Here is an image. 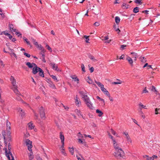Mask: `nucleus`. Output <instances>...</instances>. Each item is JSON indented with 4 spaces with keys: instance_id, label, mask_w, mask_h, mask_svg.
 <instances>
[{
    "instance_id": "60",
    "label": "nucleus",
    "mask_w": 160,
    "mask_h": 160,
    "mask_svg": "<svg viewBox=\"0 0 160 160\" xmlns=\"http://www.w3.org/2000/svg\"><path fill=\"white\" fill-rule=\"evenodd\" d=\"M126 47V45H122L121 46L120 48L122 50H123L125 49V48Z\"/></svg>"
},
{
    "instance_id": "33",
    "label": "nucleus",
    "mask_w": 160,
    "mask_h": 160,
    "mask_svg": "<svg viewBox=\"0 0 160 160\" xmlns=\"http://www.w3.org/2000/svg\"><path fill=\"white\" fill-rule=\"evenodd\" d=\"M22 97L24 99L27 100H30V96L28 93L27 94L26 97L22 95Z\"/></svg>"
},
{
    "instance_id": "8",
    "label": "nucleus",
    "mask_w": 160,
    "mask_h": 160,
    "mask_svg": "<svg viewBox=\"0 0 160 160\" xmlns=\"http://www.w3.org/2000/svg\"><path fill=\"white\" fill-rule=\"evenodd\" d=\"M18 112L19 113L20 116L22 118H23L25 116V113L24 111L21 108H18L17 109Z\"/></svg>"
},
{
    "instance_id": "64",
    "label": "nucleus",
    "mask_w": 160,
    "mask_h": 160,
    "mask_svg": "<svg viewBox=\"0 0 160 160\" xmlns=\"http://www.w3.org/2000/svg\"><path fill=\"white\" fill-rule=\"evenodd\" d=\"M94 25L96 26H98L100 25V23L99 22H96L94 23Z\"/></svg>"
},
{
    "instance_id": "10",
    "label": "nucleus",
    "mask_w": 160,
    "mask_h": 160,
    "mask_svg": "<svg viewBox=\"0 0 160 160\" xmlns=\"http://www.w3.org/2000/svg\"><path fill=\"white\" fill-rule=\"evenodd\" d=\"M85 80L89 84H92L95 86H96V85L93 83V82L92 79H91L90 77L89 76L85 78Z\"/></svg>"
},
{
    "instance_id": "53",
    "label": "nucleus",
    "mask_w": 160,
    "mask_h": 160,
    "mask_svg": "<svg viewBox=\"0 0 160 160\" xmlns=\"http://www.w3.org/2000/svg\"><path fill=\"white\" fill-rule=\"evenodd\" d=\"M114 29L117 31H118V33H119L120 32V30L118 28H117L116 25H115L114 26Z\"/></svg>"
},
{
    "instance_id": "44",
    "label": "nucleus",
    "mask_w": 160,
    "mask_h": 160,
    "mask_svg": "<svg viewBox=\"0 0 160 160\" xmlns=\"http://www.w3.org/2000/svg\"><path fill=\"white\" fill-rule=\"evenodd\" d=\"M139 8L138 7H136L134 8L133 9V12L134 13H137L139 12Z\"/></svg>"
},
{
    "instance_id": "38",
    "label": "nucleus",
    "mask_w": 160,
    "mask_h": 160,
    "mask_svg": "<svg viewBox=\"0 0 160 160\" xmlns=\"http://www.w3.org/2000/svg\"><path fill=\"white\" fill-rule=\"evenodd\" d=\"M68 149H69V151L71 153L72 155H73V154L74 152L73 147H72V148H71L70 147L68 148Z\"/></svg>"
},
{
    "instance_id": "6",
    "label": "nucleus",
    "mask_w": 160,
    "mask_h": 160,
    "mask_svg": "<svg viewBox=\"0 0 160 160\" xmlns=\"http://www.w3.org/2000/svg\"><path fill=\"white\" fill-rule=\"evenodd\" d=\"M26 145L28 147V150L29 151H32V142L29 139L26 140Z\"/></svg>"
},
{
    "instance_id": "23",
    "label": "nucleus",
    "mask_w": 160,
    "mask_h": 160,
    "mask_svg": "<svg viewBox=\"0 0 160 160\" xmlns=\"http://www.w3.org/2000/svg\"><path fill=\"white\" fill-rule=\"evenodd\" d=\"M75 112L79 117L83 118V116L81 112L78 109H76L75 111Z\"/></svg>"
},
{
    "instance_id": "20",
    "label": "nucleus",
    "mask_w": 160,
    "mask_h": 160,
    "mask_svg": "<svg viewBox=\"0 0 160 160\" xmlns=\"http://www.w3.org/2000/svg\"><path fill=\"white\" fill-rule=\"evenodd\" d=\"M32 41L33 43L38 48L40 47V46H42L40 44H39L38 42H36L35 40L34 39H32Z\"/></svg>"
},
{
    "instance_id": "22",
    "label": "nucleus",
    "mask_w": 160,
    "mask_h": 160,
    "mask_svg": "<svg viewBox=\"0 0 160 160\" xmlns=\"http://www.w3.org/2000/svg\"><path fill=\"white\" fill-rule=\"evenodd\" d=\"M18 88V86H16V87H13V90L14 92L17 95H20V93L18 91V90L17 89Z\"/></svg>"
},
{
    "instance_id": "52",
    "label": "nucleus",
    "mask_w": 160,
    "mask_h": 160,
    "mask_svg": "<svg viewBox=\"0 0 160 160\" xmlns=\"http://www.w3.org/2000/svg\"><path fill=\"white\" fill-rule=\"evenodd\" d=\"M9 27L10 28V30L11 31H13L15 29L13 28V27L12 25H9Z\"/></svg>"
},
{
    "instance_id": "18",
    "label": "nucleus",
    "mask_w": 160,
    "mask_h": 160,
    "mask_svg": "<svg viewBox=\"0 0 160 160\" xmlns=\"http://www.w3.org/2000/svg\"><path fill=\"white\" fill-rule=\"evenodd\" d=\"M59 137L61 140V142L62 144H64V135L62 133V132H61L60 133Z\"/></svg>"
},
{
    "instance_id": "43",
    "label": "nucleus",
    "mask_w": 160,
    "mask_h": 160,
    "mask_svg": "<svg viewBox=\"0 0 160 160\" xmlns=\"http://www.w3.org/2000/svg\"><path fill=\"white\" fill-rule=\"evenodd\" d=\"M117 80L118 82H112V84H121L122 83V82L119 79H117Z\"/></svg>"
},
{
    "instance_id": "9",
    "label": "nucleus",
    "mask_w": 160,
    "mask_h": 160,
    "mask_svg": "<svg viewBox=\"0 0 160 160\" xmlns=\"http://www.w3.org/2000/svg\"><path fill=\"white\" fill-rule=\"evenodd\" d=\"M11 129L10 123L8 120L6 121V130L7 131L8 134L10 135L11 133L10 130Z\"/></svg>"
},
{
    "instance_id": "31",
    "label": "nucleus",
    "mask_w": 160,
    "mask_h": 160,
    "mask_svg": "<svg viewBox=\"0 0 160 160\" xmlns=\"http://www.w3.org/2000/svg\"><path fill=\"white\" fill-rule=\"evenodd\" d=\"M39 50L41 51V52L40 53L42 55L43 54L46 52V50L44 48L41 46H40V47L38 48Z\"/></svg>"
},
{
    "instance_id": "25",
    "label": "nucleus",
    "mask_w": 160,
    "mask_h": 160,
    "mask_svg": "<svg viewBox=\"0 0 160 160\" xmlns=\"http://www.w3.org/2000/svg\"><path fill=\"white\" fill-rule=\"evenodd\" d=\"M131 54L132 55V57L134 58V61H136V58L138 57V54L137 53L134 52H132Z\"/></svg>"
},
{
    "instance_id": "45",
    "label": "nucleus",
    "mask_w": 160,
    "mask_h": 160,
    "mask_svg": "<svg viewBox=\"0 0 160 160\" xmlns=\"http://www.w3.org/2000/svg\"><path fill=\"white\" fill-rule=\"evenodd\" d=\"M45 56L44 54H42V57H41V59H42V61L44 62H46V61L45 60Z\"/></svg>"
},
{
    "instance_id": "51",
    "label": "nucleus",
    "mask_w": 160,
    "mask_h": 160,
    "mask_svg": "<svg viewBox=\"0 0 160 160\" xmlns=\"http://www.w3.org/2000/svg\"><path fill=\"white\" fill-rule=\"evenodd\" d=\"M78 142L79 143H81V144H83L84 142V140H83L81 138H78Z\"/></svg>"
},
{
    "instance_id": "16",
    "label": "nucleus",
    "mask_w": 160,
    "mask_h": 160,
    "mask_svg": "<svg viewBox=\"0 0 160 160\" xmlns=\"http://www.w3.org/2000/svg\"><path fill=\"white\" fill-rule=\"evenodd\" d=\"M126 60L128 61L129 63L131 66H133V61L132 59L130 57L128 56Z\"/></svg>"
},
{
    "instance_id": "32",
    "label": "nucleus",
    "mask_w": 160,
    "mask_h": 160,
    "mask_svg": "<svg viewBox=\"0 0 160 160\" xmlns=\"http://www.w3.org/2000/svg\"><path fill=\"white\" fill-rule=\"evenodd\" d=\"M39 75L40 76L44 77V73L43 71L42 70L41 68H39Z\"/></svg>"
},
{
    "instance_id": "39",
    "label": "nucleus",
    "mask_w": 160,
    "mask_h": 160,
    "mask_svg": "<svg viewBox=\"0 0 160 160\" xmlns=\"http://www.w3.org/2000/svg\"><path fill=\"white\" fill-rule=\"evenodd\" d=\"M11 52H9V54L11 55V56L12 57H14L16 58H17V56L16 55V54L12 51V50H11Z\"/></svg>"
},
{
    "instance_id": "28",
    "label": "nucleus",
    "mask_w": 160,
    "mask_h": 160,
    "mask_svg": "<svg viewBox=\"0 0 160 160\" xmlns=\"http://www.w3.org/2000/svg\"><path fill=\"white\" fill-rule=\"evenodd\" d=\"M64 144H62V145L61 146V147H60V149L62 153L64 155H65L66 153H65V151H64Z\"/></svg>"
},
{
    "instance_id": "58",
    "label": "nucleus",
    "mask_w": 160,
    "mask_h": 160,
    "mask_svg": "<svg viewBox=\"0 0 160 160\" xmlns=\"http://www.w3.org/2000/svg\"><path fill=\"white\" fill-rule=\"evenodd\" d=\"M2 136L3 137L4 139H5V136H6V132L4 130H3L2 131Z\"/></svg>"
},
{
    "instance_id": "19",
    "label": "nucleus",
    "mask_w": 160,
    "mask_h": 160,
    "mask_svg": "<svg viewBox=\"0 0 160 160\" xmlns=\"http://www.w3.org/2000/svg\"><path fill=\"white\" fill-rule=\"evenodd\" d=\"M26 64L30 68H33L36 66V64L33 63H31L29 62H27L26 63Z\"/></svg>"
},
{
    "instance_id": "55",
    "label": "nucleus",
    "mask_w": 160,
    "mask_h": 160,
    "mask_svg": "<svg viewBox=\"0 0 160 160\" xmlns=\"http://www.w3.org/2000/svg\"><path fill=\"white\" fill-rule=\"evenodd\" d=\"M23 39L27 43V44L28 45H30V43L29 41H28V39L26 38L25 37L23 38Z\"/></svg>"
},
{
    "instance_id": "57",
    "label": "nucleus",
    "mask_w": 160,
    "mask_h": 160,
    "mask_svg": "<svg viewBox=\"0 0 160 160\" xmlns=\"http://www.w3.org/2000/svg\"><path fill=\"white\" fill-rule=\"evenodd\" d=\"M148 91L147 90L146 88L145 87L143 90L142 91V93H148Z\"/></svg>"
},
{
    "instance_id": "5",
    "label": "nucleus",
    "mask_w": 160,
    "mask_h": 160,
    "mask_svg": "<svg viewBox=\"0 0 160 160\" xmlns=\"http://www.w3.org/2000/svg\"><path fill=\"white\" fill-rule=\"evenodd\" d=\"M87 106L90 109L93 110L94 109V107L93 103L91 101L90 99L88 101L84 102Z\"/></svg>"
},
{
    "instance_id": "34",
    "label": "nucleus",
    "mask_w": 160,
    "mask_h": 160,
    "mask_svg": "<svg viewBox=\"0 0 160 160\" xmlns=\"http://www.w3.org/2000/svg\"><path fill=\"white\" fill-rule=\"evenodd\" d=\"M138 105L141 109L142 108H144L145 109H147V107L146 106L142 104L140 102L139 103Z\"/></svg>"
},
{
    "instance_id": "30",
    "label": "nucleus",
    "mask_w": 160,
    "mask_h": 160,
    "mask_svg": "<svg viewBox=\"0 0 160 160\" xmlns=\"http://www.w3.org/2000/svg\"><path fill=\"white\" fill-rule=\"evenodd\" d=\"M27 126L29 129H32L33 128H34V126L33 125V124L31 122L28 123Z\"/></svg>"
},
{
    "instance_id": "50",
    "label": "nucleus",
    "mask_w": 160,
    "mask_h": 160,
    "mask_svg": "<svg viewBox=\"0 0 160 160\" xmlns=\"http://www.w3.org/2000/svg\"><path fill=\"white\" fill-rule=\"evenodd\" d=\"M46 48H47V49L51 52L52 51V49L50 47V46L46 44Z\"/></svg>"
},
{
    "instance_id": "36",
    "label": "nucleus",
    "mask_w": 160,
    "mask_h": 160,
    "mask_svg": "<svg viewBox=\"0 0 160 160\" xmlns=\"http://www.w3.org/2000/svg\"><path fill=\"white\" fill-rule=\"evenodd\" d=\"M95 82L98 85V86L100 88L104 86L102 84L99 82H97L96 81H95Z\"/></svg>"
},
{
    "instance_id": "54",
    "label": "nucleus",
    "mask_w": 160,
    "mask_h": 160,
    "mask_svg": "<svg viewBox=\"0 0 160 160\" xmlns=\"http://www.w3.org/2000/svg\"><path fill=\"white\" fill-rule=\"evenodd\" d=\"M96 98L97 99L99 100L100 101H101L104 103V104H105V101L104 99H103L102 98H101L100 97H99V96H97L96 97Z\"/></svg>"
},
{
    "instance_id": "37",
    "label": "nucleus",
    "mask_w": 160,
    "mask_h": 160,
    "mask_svg": "<svg viewBox=\"0 0 160 160\" xmlns=\"http://www.w3.org/2000/svg\"><path fill=\"white\" fill-rule=\"evenodd\" d=\"M96 112L98 114V116L99 117H101L103 114L102 112L98 109H97L96 110Z\"/></svg>"
},
{
    "instance_id": "13",
    "label": "nucleus",
    "mask_w": 160,
    "mask_h": 160,
    "mask_svg": "<svg viewBox=\"0 0 160 160\" xmlns=\"http://www.w3.org/2000/svg\"><path fill=\"white\" fill-rule=\"evenodd\" d=\"M47 82L48 83L50 87L53 89H56L55 86L52 81L49 79H48Z\"/></svg>"
},
{
    "instance_id": "17",
    "label": "nucleus",
    "mask_w": 160,
    "mask_h": 160,
    "mask_svg": "<svg viewBox=\"0 0 160 160\" xmlns=\"http://www.w3.org/2000/svg\"><path fill=\"white\" fill-rule=\"evenodd\" d=\"M70 77L75 82H76L77 84L79 83V79L77 78L75 75H71Z\"/></svg>"
},
{
    "instance_id": "46",
    "label": "nucleus",
    "mask_w": 160,
    "mask_h": 160,
    "mask_svg": "<svg viewBox=\"0 0 160 160\" xmlns=\"http://www.w3.org/2000/svg\"><path fill=\"white\" fill-rule=\"evenodd\" d=\"M135 2L136 3H138L140 4H142V0H135Z\"/></svg>"
},
{
    "instance_id": "24",
    "label": "nucleus",
    "mask_w": 160,
    "mask_h": 160,
    "mask_svg": "<svg viewBox=\"0 0 160 160\" xmlns=\"http://www.w3.org/2000/svg\"><path fill=\"white\" fill-rule=\"evenodd\" d=\"M51 66L52 67L53 69L58 71L59 70L58 68L57 65L53 63H51Z\"/></svg>"
},
{
    "instance_id": "49",
    "label": "nucleus",
    "mask_w": 160,
    "mask_h": 160,
    "mask_svg": "<svg viewBox=\"0 0 160 160\" xmlns=\"http://www.w3.org/2000/svg\"><path fill=\"white\" fill-rule=\"evenodd\" d=\"M84 38H85V42L87 43L89 42V36L85 35L84 36Z\"/></svg>"
},
{
    "instance_id": "35",
    "label": "nucleus",
    "mask_w": 160,
    "mask_h": 160,
    "mask_svg": "<svg viewBox=\"0 0 160 160\" xmlns=\"http://www.w3.org/2000/svg\"><path fill=\"white\" fill-rule=\"evenodd\" d=\"M129 5L126 3H123L122 6V7L124 9H127L128 8Z\"/></svg>"
},
{
    "instance_id": "29",
    "label": "nucleus",
    "mask_w": 160,
    "mask_h": 160,
    "mask_svg": "<svg viewBox=\"0 0 160 160\" xmlns=\"http://www.w3.org/2000/svg\"><path fill=\"white\" fill-rule=\"evenodd\" d=\"M30 152L29 153V160H32L33 158L34 157L33 155V153L32 151H29Z\"/></svg>"
},
{
    "instance_id": "59",
    "label": "nucleus",
    "mask_w": 160,
    "mask_h": 160,
    "mask_svg": "<svg viewBox=\"0 0 160 160\" xmlns=\"http://www.w3.org/2000/svg\"><path fill=\"white\" fill-rule=\"evenodd\" d=\"M107 96H108V97L109 98V99L110 100V101L112 102L113 101V98L112 97H111L110 96V94L109 93V95H107Z\"/></svg>"
},
{
    "instance_id": "27",
    "label": "nucleus",
    "mask_w": 160,
    "mask_h": 160,
    "mask_svg": "<svg viewBox=\"0 0 160 160\" xmlns=\"http://www.w3.org/2000/svg\"><path fill=\"white\" fill-rule=\"evenodd\" d=\"M126 141L127 142V143L128 144H131L132 143V140L131 138L130 137H128V138H126Z\"/></svg>"
},
{
    "instance_id": "12",
    "label": "nucleus",
    "mask_w": 160,
    "mask_h": 160,
    "mask_svg": "<svg viewBox=\"0 0 160 160\" xmlns=\"http://www.w3.org/2000/svg\"><path fill=\"white\" fill-rule=\"evenodd\" d=\"M40 68L38 67L36 64V66H35L32 69V72L34 74H36L38 72H39V70Z\"/></svg>"
},
{
    "instance_id": "15",
    "label": "nucleus",
    "mask_w": 160,
    "mask_h": 160,
    "mask_svg": "<svg viewBox=\"0 0 160 160\" xmlns=\"http://www.w3.org/2000/svg\"><path fill=\"white\" fill-rule=\"evenodd\" d=\"M10 80L13 87H16V86H17L16 80L13 77L11 76Z\"/></svg>"
},
{
    "instance_id": "26",
    "label": "nucleus",
    "mask_w": 160,
    "mask_h": 160,
    "mask_svg": "<svg viewBox=\"0 0 160 160\" xmlns=\"http://www.w3.org/2000/svg\"><path fill=\"white\" fill-rule=\"evenodd\" d=\"M88 57L91 60H92L93 62H96L98 61L97 59H96L92 55L89 54L88 55Z\"/></svg>"
},
{
    "instance_id": "3",
    "label": "nucleus",
    "mask_w": 160,
    "mask_h": 160,
    "mask_svg": "<svg viewBox=\"0 0 160 160\" xmlns=\"http://www.w3.org/2000/svg\"><path fill=\"white\" fill-rule=\"evenodd\" d=\"M79 93L84 102L90 100L89 97L88 96L87 92L86 91H81Z\"/></svg>"
},
{
    "instance_id": "42",
    "label": "nucleus",
    "mask_w": 160,
    "mask_h": 160,
    "mask_svg": "<svg viewBox=\"0 0 160 160\" xmlns=\"http://www.w3.org/2000/svg\"><path fill=\"white\" fill-rule=\"evenodd\" d=\"M123 134L125 135V138H128V137H129L130 136H129L128 133V132H124L123 133Z\"/></svg>"
},
{
    "instance_id": "21",
    "label": "nucleus",
    "mask_w": 160,
    "mask_h": 160,
    "mask_svg": "<svg viewBox=\"0 0 160 160\" xmlns=\"http://www.w3.org/2000/svg\"><path fill=\"white\" fill-rule=\"evenodd\" d=\"M102 91L106 95H109V93L106 88H104V86L101 88Z\"/></svg>"
},
{
    "instance_id": "14",
    "label": "nucleus",
    "mask_w": 160,
    "mask_h": 160,
    "mask_svg": "<svg viewBox=\"0 0 160 160\" xmlns=\"http://www.w3.org/2000/svg\"><path fill=\"white\" fill-rule=\"evenodd\" d=\"M108 135L109 138L111 139L112 141L113 146H115V145L118 144L117 142L116 141V140L113 138V137L111 135L109 134H108Z\"/></svg>"
},
{
    "instance_id": "11",
    "label": "nucleus",
    "mask_w": 160,
    "mask_h": 160,
    "mask_svg": "<svg viewBox=\"0 0 160 160\" xmlns=\"http://www.w3.org/2000/svg\"><path fill=\"white\" fill-rule=\"evenodd\" d=\"M75 103L77 106L79 107L81 105V102L80 99L77 97V96L75 98Z\"/></svg>"
},
{
    "instance_id": "63",
    "label": "nucleus",
    "mask_w": 160,
    "mask_h": 160,
    "mask_svg": "<svg viewBox=\"0 0 160 160\" xmlns=\"http://www.w3.org/2000/svg\"><path fill=\"white\" fill-rule=\"evenodd\" d=\"M23 54L24 55H25V56H26V57H27L28 58H30V55L29 54H28L27 53L24 52Z\"/></svg>"
},
{
    "instance_id": "62",
    "label": "nucleus",
    "mask_w": 160,
    "mask_h": 160,
    "mask_svg": "<svg viewBox=\"0 0 160 160\" xmlns=\"http://www.w3.org/2000/svg\"><path fill=\"white\" fill-rule=\"evenodd\" d=\"M81 68L82 70L85 72V67L83 64H82L81 65Z\"/></svg>"
},
{
    "instance_id": "1",
    "label": "nucleus",
    "mask_w": 160,
    "mask_h": 160,
    "mask_svg": "<svg viewBox=\"0 0 160 160\" xmlns=\"http://www.w3.org/2000/svg\"><path fill=\"white\" fill-rule=\"evenodd\" d=\"M113 147L115 149V151L113 154L114 156L116 157L124 158V152L122 149L119 147V144H118Z\"/></svg>"
},
{
    "instance_id": "40",
    "label": "nucleus",
    "mask_w": 160,
    "mask_h": 160,
    "mask_svg": "<svg viewBox=\"0 0 160 160\" xmlns=\"http://www.w3.org/2000/svg\"><path fill=\"white\" fill-rule=\"evenodd\" d=\"M115 22L117 24L119 23L120 22V18L118 17L117 16L115 17Z\"/></svg>"
},
{
    "instance_id": "7",
    "label": "nucleus",
    "mask_w": 160,
    "mask_h": 160,
    "mask_svg": "<svg viewBox=\"0 0 160 160\" xmlns=\"http://www.w3.org/2000/svg\"><path fill=\"white\" fill-rule=\"evenodd\" d=\"M4 150H5V154L6 156L9 160H14L13 158L12 157V154L10 152L8 153L7 149L5 148Z\"/></svg>"
},
{
    "instance_id": "61",
    "label": "nucleus",
    "mask_w": 160,
    "mask_h": 160,
    "mask_svg": "<svg viewBox=\"0 0 160 160\" xmlns=\"http://www.w3.org/2000/svg\"><path fill=\"white\" fill-rule=\"evenodd\" d=\"M14 32H15V34L16 35H18V34L20 33L18 32V30H16V29H14V30L12 31Z\"/></svg>"
},
{
    "instance_id": "47",
    "label": "nucleus",
    "mask_w": 160,
    "mask_h": 160,
    "mask_svg": "<svg viewBox=\"0 0 160 160\" xmlns=\"http://www.w3.org/2000/svg\"><path fill=\"white\" fill-rule=\"evenodd\" d=\"M51 77L53 79L54 81L56 82H58V80L57 77L55 76H54L53 75H51Z\"/></svg>"
},
{
    "instance_id": "48",
    "label": "nucleus",
    "mask_w": 160,
    "mask_h": 160,
    "mask_svg": "<svg viewBox=\"0 0 160 160\" xmlns=\"http://www.w3.org/2000/svg\"><path fill=\"white\" fill-rule=\"evenodd\" d=\"M5 66L3 61L0 59V67L1 68H3Z\"/></svg>"
},
{
    "instance_id": "4",
    "label": "nucleus",
    "mask_w": 160,
    "mask_h": 160,
    "mask_svg": "<svg viewBox=\"0 0 160 160\" xmlns=\"http://www.w3.org/2000/svg\"><path fill=\"white\" fill-rule=\"evenodd\" d=\"M39 111L41 118L43 119H44L46 117L44 109L42 107H41L39 108Z\"/></svg>"
},
{
    "instance_id": "2",
    "label": "nucleus",
    "mask_w": 160,
    "mask_h": 160,
    "mask_svg": "<svg viewBox=\"0 0 160 160\" xmlns=\"http://www.w3.org/2000/svg\"><path fill=\"white\" fill-rule=\"evenodd\" d=\"M79 93L84 102L90 100L89 97L88 96L87 92L86 91H81Z\"/></svg>"
},
{
    "instance_id": "56",
    "label": "nucleus",
    "mask_w": 160,
    "mask_h": 160,
    "mask_svg": "<svg viewBox=\"0 0 160 160\" xmlns=\"http://www.w3.org/2000/svg\"><path fill=\"white\" fill-rule=\"evenodd\" d=\"M101 38L102 39V40H107L108 39V36H106V37L102 36Z\"/></svg>"
},
{
    "instance_id": "41",
    "label": "nucleus",
    "mask_w": 160,
    "mask_h": 160,
    "mask_svg": "<svg viewBox=\"0 0 160 160\" xmlns=\"http://www.w3.org/2000/svg\"><path fill=\"white\" fill-rule=\"evenodd\" d=\"M140 58L141 61L142 62H146V58L144 57L141 56L140 57Z\"/></svg>"
}]
</instances>
